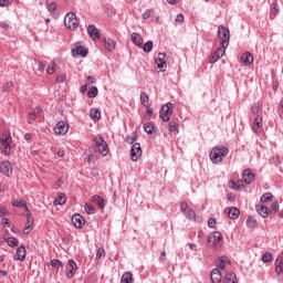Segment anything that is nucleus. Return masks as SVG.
I'll return each mask as SVG.
<instances>
[{
	"label": "nucleus",
	"mask_w": 283,
	"mask_h": 283,
	"mask_svg": "<svg viewBox=\"0 0 283 283\" xmlns=\"http://www.w3.org/2000/svg\"><path fill=\"white\" fill-rule=\"evenodd\" d=\"M227 156H229L228 147L220 148L218 146H214L210 150V160L213 165H218V163H222V160H224V158H227Z\"/></svg>",
	"instance_id": "f257e3e1"
},
{
	"label": "nucleus",
	"mask_w": 283,
	"mask_h": 283,
	"mask_svg": "<svg viewBox=\"0 0 283 283\" xmlns=\"http://www.w3.org/2000/svg\"><path fill=\"white\" fill-rule=\"evenodd\" d=\"M93 149L95 154H101V156H107L109 154V147L107 146V142L101 135H96L93 137Z\"/></svg>",
	"instance_id": "f03ea898"
},
{
	"label": "nucleus",
	"mask_w": 283,
	"mask_h": 283,
	"mask_svg": "<svg viewBox=\"0 0 283 283\" xmlns=\"http://www.w3.org/2000/svg\"><path fill=\"white\" fill-rule=\"evenodd\" d=\"M0 149L3 156H10V154H12V135L10 132L2 133L0 138Z\"/></svg>",
	"instance_id": "7ed1b4c3"
},
{
	"label": "nucleus",
	"mask_w": 283,
	"mask_h": 283,
	"mask_svg": "<svg viewBox=\"0 0 283 283\" xmlns=\"http://www.w3.org/2000/svg\"><path fill=\"white\" fill-rule=\"evenodd\" d=\"M222 242L224 239L222 238V233L214 231L207 238V243L213 249H220L222 247Z\"/></svg>",
	"instance_id": "20e7f679"
},
{
	"label": "nucleus",
	"mask_w": 283,
	"mask_h": 283,
	"mask_svg": "<svg viewBox=\"0 0 283 283\" xmlns=\"http://www.w3.org/2000/svg\"><path fill=\"white\" fill-rule=\"evenodd\" d=\"M171 114H174V104H171V102H168L160 107L159 118H161L164 123H167L169 122Z\"/></svg>",
	"instance_id": "39448f33"
},
{
	"label": "nucleus",
	"mask_w": 283,
	"mask_h": 283,
	"mask_svg": "<svg viewBox=\"0 0 283 283\" xmlns=\"http://www.w3.org/2000/svg\"><path fill=\"white\" fill-rule=\"evenodd\" d=\"M64 25L67 28V30H71L74 32L76 28H78V20L76 19V13L69 12L64 17Z\"/></svg>",
	"instance_id": "423d86ee"
},
{
	"label": "nucleus",
	"mask_w": 283,
	"mask_h": 283,
	"mask_svg": "<svg viewBox=\"0 0 283 283\" xmlns=\"http://www.w3.org/2000/svg\"><path fill=\"white\" fill-rule=\"evenodd\" d=\"M218 36L221 40V45L223 48H229V41L231 39V33L229 31V28L224 25H220L218 29Z\"/></svg>",
	"instance_id": "0eeeda50"
},
{
	"label": "nucleus",
	"mask_w": 283,
	"mask_h": 283,
	"mask_svg": "<svg viewBox=\"0 0 283 283\" xmlns=\"http://www.w3.org/2000/svg\"><path fill=\"white\" fill-rule=\"evenodd\" d=\"M180 211L186 216L187 220H196V211L193 209L189 208V205L187 202L182 201L180 203Z\"/></svg>",
	"instance_id": "6e6552de"
},
{
	"label": "nucleus",
	"mask_w": 283,
	"mask_h": 283,
	"mask_svg": "<svg viewBox=\"0 0 283 283\" xmlns=\"http://www.w3.org/2000/svg\"><path fill=\"white\" fill-rule=\"evenodd\" d=\"M140 156H143V148H140L138 143H135L130 148V160H133V163H137Z\"/></svg>",
	"instance_id": "1a4fd4ad"
},
{
	"label": "nucleus",
	"mask_w": 283,
	"mask_h": 283,
	"mask_svg": "<svg viewBox=\"0 0 283 283\" xmlns=\"http://www.w3.org/2000/svg\"><path fill=\"white\" fill-rule=\"evenodd\" d=\"M167 53H158V56L155 59L158 70L160 72H166L167 70Z\"/></svg>",
	"instance_id": "9d476101"
},
{
	"label": "nucleus",
	"mask_w": 283,
	"mask_h": 283,
	"mask_svg": "<svg viewBox=\"0 0 283 283\" xmlns=\"http://www.w3.org/2000/svg\"><path fill=\"white\" fill-rule=\"evenodd\" d=\"M70 132V125H66L64 120H59L54 126V133L59 136H65Z\"/></svg>",
	"instance_id": "9b49d317"
},
{
	"label": "nucleus",
	"mask_w": 283,
	"mask_h": 283,
	"mask_svg": "<svg viewBox=\"0 0 283 283\" xmlns=\"http://www.w3.org/2000/svg\"><path fill=\"white\" fill-rule=\"evenodd\" d=\"M87 54H90V51L87 50V48L81 44H76L75 49L72 50V56H74V59H76V56H81L82 59H85Z\"/></svg>",
	"instance_id": "f8f14e48"
},
{
	"label": "nucleus",
	"mask_w": 283,
	"mask_h": 283,
	"mask_svg": "<svg viewBox=\"0 0 283 283\" xmlns=\"http://www.w3.org/2000/svg\"><path fill=\"white\" fill-rule=\"evenodd\" d=\"M0 174L3 176H12V164L8 160L0 161Z\"/></svg>",
	"instance_id": "ddd939ff"
},
{
	"label": "nucleus",
	"mask_w": 283,
	"mask_h": 283,
	"mask_svg": "<svg viewBox=\"0 0 283 283\" xmlns=\"http://www.w3.org/2000/svg\"><path fill=\"white\" fill-rule=\"evenodd\" d=\"M262 127H264L263 118L261 115H256L252 129L255 134H262Z\"/></svg>",
	"instance_id": "4468645a"
},
{
	"label": "nucleus",
	"mask_w": 283,
	"mask_h": 283,
	"mask_svg": "<svg viewBox=\"0 0 283 283\" xmlns=\"http://www.w3.org/2000/svg\"><path fill=\"white\" fill-rule=\"evenodd\" d=\"M72 224L75 229H83V227H85V219L81 214H73Z\"/></svg>",
	"instance_id": "2eb2a0df"
},
{
	"label": "nucleus",
	"mask_w": 283,
	"mask_h": 283,
	"mask_svg": "<svg viewBox=\"0 0 283 283\" xmlns=\"http://www.w3.org/2000/svg\"><path fill=\"white\" fill-rule=\"evenodd\" d=\"M25 253H27L25 245L21 244L17 249L13 260H15V262H23L25 260Z\"/></svg>",
	"instance_id": "dca6fc26"
},
{
	"label": "nucleus",
	"mask_w": 283,
	"mask_h": 283,
	"mask_svg": "<svg viewBox=\"0 0 283 283\" xmlns=\"http://www.w3.org/2000/svg\"><path fill=\"white\" fill-rule=\"evenodd\" d=\"M228 46H220L214 52L213 56L210 60V63H218L219 60H221L224 56V52H227Z\"/></svg>",
	"instance_id": "f3484780"
},
{
	"label": "nucleus",
	"mask_w": 283,
	"mask_h": 283,
	"mask_svg": "<svg viewBox=\"0 0 283 283\" xmlns=\"http://www.w3.org/2000/svg\"><path fill=\"white\" fill-rule=\"evenodd\" d=\"M224 212L228 213V218H230V220H238L240 218V209L237 207L226 208Z\"/></svg>",
	"instance_id": "a211bd4d"
},
{
	"label": "nucleus",
	"mask_w": 283,
	"mask_h": 283,
	"mask_svg": "<svg viewBox=\"0 0 283 283\" xmlns=\"http://www.w3.org/2000/svg\"><path fill=\"white\" fill-rule=\"evenodd\" d=\"M67 264L71 268V270L66 273V277H67V280H72V277H74V275H76V271L78 268H77L76 261H74V259H70Z\"/></svg>",
	"instance_id": "6ab92c4d"
},
{
	"label": "nucleus",
	"mask_w": 283,
	"mask_h": 283,
	"mask_svg": "<svg viewBox=\"0 0 283 283\" xmlns=\"http://www.w3.org/2000/svg\"><path fill=\"white\" fill-rule=\"evenodd\" d=\"M91 202H94V205H97V207H99V209H105V207H107V200H105L103 197H101L98 195H94L91 198Z\"/></svg>",
	"instance_id": "aec40b11"
},
{
	"label": "nucleus",
	"mask_w": 283,
	"mask_h": 283,
	"mask_svg": "<svg viewBox=\"0 0 283 283\" xmlns=\"http://www.w3.org/2000/svg\"><path fill=\"white\" fill-rule=\"evenodd\" d=\"M253 180H255V174H253L249 168L244 169L243 181L245 182V185H252Z\"/></svg>",
	"instance_id": "412c9836"
},
{
	"label": "nucleus",
	"mask_w": 283,
	"mask_h": 283,
	"mask_svg": "<svg viewBox=\"0 0 283 283\" xmlns=\"http://www.w3.org/2000/svg\"><path fill=\"white\" fill-rule=\"evenodd\" d=\"M240 63L241 65H245V67H249V65L253 63V55L251 54V52L243 53L241 55Z\"/></svg>",
	"instance_id": "4be33fe9"
},
{
	"label": "nucleus",
	"mask_w": 283,
	"mask_h": 283,
	"mask_svg": "<svg viewBox=\"0 0 283 283\" xmlns=\"http://www.w3.org/2000/svg\"><path fill=\"white\" fill-rule=\"evenodd\" d=\"M103 43L107 52H114V50H116V41H114L112 38H104Z\"/></svg>",
	"instance_id": "5701e85b"
},
{
	"label": "nucleus",
	"mask_w": 283,
	"mask_h": 283,
	"mask_svg": "<svg viewBox=\"0 0 283 283\" xmlns=\"http://www.w3.org/2000/svg\"><path fill=\"white\" fill-rule=\"evenodd\" d=\"M87 33L90 34L91 39H93V41L101 39V32H98V29L94 24H90L87 27Z\"/></svg>",
	"instance_id": "b1692460"
},
{
	"label": "nucleus",
	"mask_w": 283,
	"mask_h": 283,
	"mask_svg": "<svg viewBox=\"0 0 283 283\" xmlns=\"http://www.w3.org/2000/svg\"><path fill=\"white\" fill-rule=\"evenodd\" d=\"M41 114V107L36 106L31 113L28 114V123L29 125H33L36 117Z\"/></svg>",
	"instance_id": "393cba45"
},
{
	"label": "nucleus",
	"mask_w": 283,
	"mask_h": 283,
	"mask_svg": "<svg viewBox=\"0 0 283 283\" xmlns=\"http://www.w3.org/2000/svg\"><path fill=\"white\" fill-rule=\"evenodd\" d=\"M210 279L212 283H221L222 272H220L218 269H213L210 273Z\"/></svg>",
	"instance_id": "a878e982"
},
{
	"label": "nucleus",
	"mask_w": 283,
	"mask_h": 283,
	"mask_svg": "<svg viewBox=\"0 0 283 283\" xmlns=\"http://www.w3.org/2000/svg\"><path fill=\"white\" fill-rule=\"evenodd\" d=\"M130 39H132L134 45H136L137 48H143V36H140L139 33H137V32L132 33Z\"/></svg>",
	"instance_id": "bb28decb"
},
{
	"label": "nucleus",
	"mask_w": 283,
	"mask_h": 283,
	"mask_svg": "<svg viewBox=\"0 0 283 283\" xmlns=\"http://www.w3.org/2000/svg\"><path fill=\"white\" fill-rule=\"evenodd\" d=\"M120 283H134V274L129 271L124 272L120 279Z\"/></svg>",
	"instance_id": "cd10ccee"
},
{
	"label": "nucleus",
	"mask_w": 283,
	"mask_h": 283,
	"mask_svg": "<svg viewBox=\"0 0 283 283\" xmlns=\"http://www.w3.org/2000/svg\"><path fill=\"white\" fill-rule=\"evenodd\" d=\"M224 283H238V276L234 272H228L223 279Z\"/></svg>",
	"instance_id": "c85d7f7f"
},
{
	"label": "nucleus",
	"mask_w": 283,
	"mask_h": 283,
	"mask_svg": "<svg viewBox=\"0 0 283 283\" xmlns=\"http://www.w3.org/2000/svg\"><path fill=\"white\" fill-rule=\"evenodd\" d=\"M180 128V124L178 122L171 120L168 124V132L170 134H178V129Z\"/></svg>",
	"instance_id": "c756f323"
},
{
	"label": "nucleus",
	"mask_w": 283,
	"mask_h": 283,
	"mask_svg": "<svg viewBox=\"0 0 283 283\" xmlns=\"http://www.w3.org/2000/svg\"><path fill=\"white\" fill-rule=\"evenodd\" d=\"M67 202V198H65L64 193H59L57 198L54 199L53 205L54 207H59V205H65Z\"/></svg>",
	"instance_id": "7c9ffc66"
},
{
	"label": "nucleus",
	"mask_w": 283,
	"mask_h": 283,
	"mask_svg": "<svg viewBox=\"0 0 283 283\" xmlns=\"http://www.w3.org/2000/svg\"><path fill=\"white\" fill-rule=\"evenodd\" d=\"M256 211L262 218H269V207L266 206H256Z\"/></svg>",
	"instance_id": "2f4dec72"
},
{
	"label": "nucleus",
	"mask_w": 283,
	"mask_h": 283,
	"mask_svg": "<svg viewBox=\"0 0 283 283\" xmlns=\"http://www.w3.org/2000/svg\"><path fill=\"white\" fill-rule=\"evenodd\" d=\"M12 207H17L18 209H24V211H28V203H25L23 200H14L12 201Z\"/></svg>",
	"instance_id": "473e14b6"
},
{
	"label": "nucleus",
	"mask_w": 283,
	"mask_h": 283,
	"mask_svg": "<svg viewBox=\"0 0 283 283\" xmlns=\"http://www.w3.org/2000/svg\"><path fill=\"white\" fill-rule=\"evenodd\" d=\"M4 240L7 241L8 247H10L11 249H14V247L19 244V239L14 237H9L6 238Z\"/></svg>",
	"instance_id": "72a5a7b5"
},
{
	"label": "nucleus",
	"mask_w": 283,
	"mask_h": 283,
	"mask_svg": "<svg viewBox=\"0 0 283 283\" xmlns=\"http://www.w3.org/2000/svg\"><path fill=\"white\" fill-rule=\"evenodd\" d=\"M84 210L88 216H94L95 211H96V207H94V205L92 203H85L84 205Z\"/></svg>",
	"instance_id": "f704fd0d"
},
{
	"label": "nucleus",
	"mask_w": 283,
	"mask_h": 283,
	"mask_svg": "<svg viewBox=\"0 0 283 283\" xmlns=\"http://www.w3.org/2000/svg\"><path fill=\"white\" fill-rule=\"evenodd\" d=\"M140 103H142V105H144V107H148V105H149V95H147V93H145V92L140 93Z\"/></svg>",
	"instance_id": "c9c22d12"
},
{
	"label": "nucleus",
	"mask_w": 283,
	"mask_h": 283,
	"mask_svg": "<svg viewBox=\"0 0 283 283\" xmlns=\"http://www.w3.org/2000/svg\"><path fill=\"white\" fill-rule=\"evenodd\" d=\"M88 98H96L98 96V87L92 86L87 92Z\"/></svg>",
	"instance_id": "e433bc0d"
},
{
	"label": "nucleus",
	"mask_w": 283,
	"mask_h": 283,
	"mask_svg": "<svg viewBox=\"0 0 283 283\" xmlns=\"http://www.w3.org/2000/svg\"><path fill=\"white\" fill-rule=\"evenodd\" d=\"M247 227L249 229H255V227H258V221L253 217H248Z\"/></svg>",
	"instance_id": "4c0bfd02"
},
{
	"label": "nucleus",
	"mask_w": 283,
	"mask_h": 283,
	"mask_svg": "<svg viewBox=\"0 0 283 283\" xmlns=\"http://www.w3.org/2000/svg\"><path fill=\"white\" fill-rule=\"evenodd\" d=\"M240 185H242V180L238 181V184L233 180H230L229 184H228V187L230 189H233L234 191H239Z\"/></svg>",
	"instance_id": "58836bf2"
},
{
	"label": "nucleus",
	"mask_w": 283,
	"mask_h": 283,
	"mask_svg": "<svg viewBox=\"0 0 283 283\" xmlns=\"http://www.w3.org/2000/svg\"><path fill=\"white\" fill-rule=\"evenodd\" d=\"M144 52H146V54H149V52H151L154 50V42L153 41H147L144 46H143Z\"/></svg>",
	"instance_id": "ea45409f"
},
{
	"label": "nucleus",
	"mask_w": 283,
	"mask_h": 283,
	"mask_svg": "<svg viewBox=\"0 0 283 283\" xmlns=\"http://www.w3.org/2000/svg\"><path fill=\"white\" fill-rule=\"evenodd\" d=\"M50 265L53 266V269H61L63 268V262L59 259H53L50 261Z\"/></svg>",
	"instance_id": "a19ab883"
},
{
	"label": "nucleus",
	"mask_w": 283,
	"mask_h": 283,
	"mask_svg": "<svg viewBox=\"0 0 283 283\" xmlns=\"http://www.w3.org/2000/svg\"><path fill=\"white\" fill-rule=\"evenodd\" d=\"M91 118L94 119V120H99L101 119V111L92 109L91 111Z\"/></svg>",
	"instance_id": "79ce46f5"
},
{
	"label": "nucleus",
	"mask_w": 283,
	"mask_h": 283,
	"mask_svg": "<svg viewBox=\"0 0 283 283\" xmlns=\"http://www.w3.org/2000/svg\"><path fill=\"white\" fill-rule=\"evenodd\" d=\"M271 260H273V254H271V252H265L263 255H262V262L264 264H266V262H271Z\"/></svg>",
	"instance_id": "37998d69"
},
{
	"label": "nucleus",
	"mask_w": 283,
	"mask_h": 283,
	"mask_svg": "<svg viewBox=\"0 0 283 283\" xmlns=\"http://www.w3.org/2000/svg\"><path fill=\"white\" fill-rule=\"evenodd\" d=\"M269 200H273V193H271V192H265V193L261 197V202H269Z\"/></svg>",
	"instance_id": "c03bdc74"
},
{
	"label": "nucleus",
	"mask_w": 283,
	"mask_h": 283,
	"mask_svg": "<svg viewBox=\"0 0 283 283\" xmlns=\"http://www.w3.org/2000/svg\"><path fill=\"white\" fill-rule=\"evenodd\" d=\"M280 211V203L277 201L272 202L270 213H277Z\"/></svg>",
	"instance_id": "a18cd8bd"
},
{
	"label": "nucleus",
	"mask_w": 283,
	"mask_h": 283,
	"mask_svg": "<svg viewBox=\"0 0 283 283\" xmlns=\"http://www.w3.org/2000/svg\"><path fill=\"white\" fill-rule=\"evenodd\" d=\"M46 8H48L49 12H55L56 11V2H54V1L48 2L46 1Z\"/></svg>",
	"instance_id": "49530a36"
},
{
	"label": "nucleus",
	"mask_w": 283,
	"mask_h": 283,
	"mask_svg": "<svg viewBox=\"0 0 283 283\" xmlns=\"http://www.w3.org/2000/svg\"><path fill=\"white\" fill-rule=\"evenodd\" d=\"M144 132H146V134H154V125L153 124H144Z\"/></svg>",
	"instance_id": "de8ad7c7"
},
{
	"label": "nucleus",
	"mask_w": 283,
	"mask_h": 283,
	"mask_svg": "<svg viewBox=\"0 0 283 283\" xmlns=\"http://www.w3.org/2000/svg\"><path fill=\"white\" fill-rule=\"evenodd\" d=\"M104 255H105V248L103 247L98 248L96 252V259L101 260V258H103Z\"/></svg>",
	"instance_id": "09e8293b"
},
{
	"label": "nucleus",
	"mask_w": 283,
	"mask_h": 283,
	"mask_svg": "<svg viewBox=\"0 0 283 283\" xmlns=\"http://www.w3.org/2000/svg\"><path fill=\"white\" fill-rule=\"evenodd\" d=\"M251 112L252 114H255L256 116H260V104H254L252 107H251Z\"/></svg>",
	"instance_id": "8fccbe9b"
},
{
	"label": "nucleus",
	"mask_w": 283,
	"mask_h": 283,
	"mask_svg": "<svg viewBox=\"0 0 283 283\" xmlns=\"http://www.w3.org/2000/svg\"><path fill=\"white\" fill-rule=\"evenodd\" d=\"M275 273L276 275H282L283 273V265L280 263H275Z\"/></svg>",
	"instance_id": "3c124183"
},
{
	"label": "nucleus",
	"mask_w": 283,
	"mask_h": 283,
	"mask_svg": "<svg viewBox=\"0 0 283 283\" xmlns=\"http://www.w3.org/2000/svg\"><path fill=\"white\" fill-rule=\"evenodd\" d=\"M217 269L219 271H224V269H227V264H224L220 259L217 262Z\"/></svg>",
	"instance_id": "603ef678"
},
{
	"label": "nucleus",
	"mask_w": 283,
	"mask_h": 283,
	"mask_svg": "<svg viewBox=\"0 0 283 283\" xmlns=\"http://www.w3.org/2000/svg\"><path fill=\"white\" fill-rule=\"evenodd\" d=\"M32 231V223H29L24 229H23V234L24 235H30V232Z\"/></svg>",
	"instance_id": "864d4df0"
},
{
	"label": "nucleus",
	"mask_w": 283,
	"mask_h": 283,
	"mask_svg": "<svg viewBox=\"0 0 283 283\" xmlns=\"http://www.w3.org/2000/svg\"><path fill=\"white\" fill-rule=\"evenodd\" d=\"M66 78H67V75H65V74H60V75H57V77H56V83H63L64 81H66Z\"/></svg>",
	"instance_id": "5fc2aeb1"
},
{
	"label": "nucleus",
	"mask_w": 283,
	"mask_h": 283,
	"mask_svg": "<svg viewBox=\"0 0 283 283\" xmlns=\"http://www.w3.org/2000/svg\"><path fill=\"white\" fill-rule=\"evenodd\" d=\"M208 227H209L210 229H216V219H214V218H210V219L208 220Z\"/></svg>",
	"instance_id": "6e6d98bb"
},
{
	"label": "nucleus",
	"mask_w": 283,
	"mask_h": 283,
	"mask_svg": "<svg viewBox=\"0 0 283 283\" xmlns=\"http://www.w3.org/2000/svg\"><path fill=\"white\" fill-rule=\"evenodd\" d=\"M12 87V83L11 82H7L3 87H2V92H10V88Z\"/></svg>",
	"instance_id": "4d7b16f0"
},
{
	"label": "nucleus",
	"mask_w": 283,
	"mask_h": 283,
	"mask_svg": "<svg viewBox=\"0 0 283 283\" xmlns=\"http://www.w3.org/2000/svg\"><path fill=\"white\" fill-rule=\"evenodd\" d=\"M175 21L177 23H182L185 21V15L182 13L177 14Z\"/></svg>",
	"instance_id": "13d9d810"
},
{
	"label": "nucleus",
	"mask_w": 283,
	"mask_h": 283,
	"mask_svg": "<svg viewBox=\"0 0 283 283\" xmlns=\"http://www.w3.org/2000/svg\"><path fill=\"white\" fill-rule=\"evenodd\" d=\"M4 216H8V210L6 207L0 206V218H3Z\"/></svg>",
	"instance_id": "bf43d9fd"
},
{
	"label": "nucleus",
	"mask_w": 283,
	"mask_h": 283,
	"mask_svg": "<svg viewBox=\"0 0 283 283\" xmlns=\"http://www.w3.org/2000/svg\"><path fill=\"white\" fill-rule=\"evenodd\" d=\"M10 3V0H0V8H8Z\"/></svg>",
	"instance_id": "052dcab7"
},
{
	"label": "nucleus",
	"mask_w": 283,
	"mask_h": 283,
	"mask_svg": "<svg viewBox=\"0 0 283 283\" xmlns=\"http://www.w3.org/2000/svg\"><path fill=\"white\" fill-rule=\"evenodd\" d=\"M271 11H272L274 14H279L280 9H277V4H276V3H272V4H271Z\"/></svg>",
	"instance_id": "680f3d73"
},
{
	"label": "nucleus",
	"mask_w": 283,
	"mask_h": 283,
	"mask_svg": "<svg viewBox=\"0 0 283 283\" xmlns=\"http://www.w3.org/2000/svg\"><path fill=\"white\" fill-rule=\"evenodd\" d=\"M219 260H221L226 266L227 264H231V260H229V256H220Z\"/></svg>",
	"instance_id": "e2e57ef3"
},
{
	"label": "nucleus",
	"mask_w": 283,
	"mask_h": 283,
	"mask_svg": "<svg viewBox=\"0 0 283 283\" xmlns=\"http://www.w3.org/2000/svg\"><path fill=\"white\" fill-rule=\"evenodd\" d=\"M27 220H28L29 224H31V226L33 224L34 219H32V212L27 213Z\"/></svg>",
	"instance_id": "0e129e2a"
},
{
	"label": "nucleus",
	"mask_w": 283,
	"mask_h": 283,
	"mask_svg": "<svg viewBox=\"0 0 283 283\" xmlns=\"http://www.w3.org/2000/svg\"><path fill=\"white\" fill-rule=\"evenodd\" d=\"M126 143H128L129 145H134V143H136V138L132 137V136H127L126 137Z\"/></svg>",
	"instance_id": "69168bd1"
},
{
	"label": "nucleus",
	"mask_w": 283,
	"mask_h": 283,
	"mask_svg": "<svg viewBox=\"0 0 283 283\" xmlns=\"http://www.w3.org/2000/svg\"><path fill=\"white\" fill-rule=\"evenodd\" d=\"M150 14H151V11H149V9H147V10L143 13V19H144V20L149 19Z\"/></svg>",
	"instance_id": "338daca9"
},
{
	"label": "nucleus",
	"mask_w": 283,
	"mask_h": 283,
	"mask_svg": "<svg viewBox=\"0 0 283 283\" xmlns=\"http://www.w3.org/2000/svg\"><path fill=\"white\" fill-rule=\"evenodd\" d=\"M275 263L283 265V256H279V258L275 260Z\"/></svg>",
	"instance_id": "774afa93"
}]
</instances>
